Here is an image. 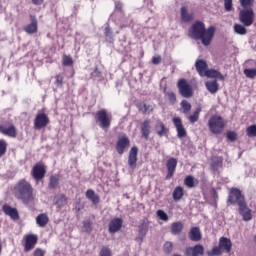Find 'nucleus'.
<instances>
[{"label": "nucleus", "instance_id": "1", "mask_svg": "<svg viewBox=\"0 0 256 256\" xmlns=\"http://www.w3.org/2000/svg\"><path fill=\"white\" fill-rule=\"evenodd\" d=\"M188 35L189 37H191V39L201 41L204 47H209V45H211V42L213 41V37H215V27L210 26L206 29L205 23L197 20L188 29Z\"/></svg>", "mask_w": 256, "mask_h": 256}, {"label": "nucleus", "instance_id": "2", "mask_svg": "<svg viewBox=\"0 0 256 256\" xmlns=\"http://www.w3.org/2000/svg\"><path fill=\"white\" fill-rule=\"evenodd\" d=\"M12 193L15 199L21 201L23 205H29V203L35 202V189H33V185L25 179L19 180L14 185Z\"/></svg>", "mask_w": 256, "mask_h": 256}, {"label": "nucleus", "instance_id": "3", "mask_svg": "<svg viewBox=\"0 0 256 256\" xmlns=\"http://www.w3.org/2000/svg\"><path fill=\"white\" fill-rule=\"evenodd\" d=\"M227 122L219 115H213L208 120V128L213 135H221L225 131Z\"/></svg>", "mask_w": 256, "mask_h": 256}, {"label": "nucleus", "instance_id": "4", "mask_svg": "<svg viewBox=\"0 0 256 256\" xmlns=\"http://www.w3.org/2000/svg\"><path fill=\"white\" fill-rule=\"evenodd\" d=\"M94 119L101 129H109L113 116L107 110L100 109L94 114Z\"/></svg>", "mask_w": 256, "mask_h": 256}, {"label": "nucleus", "instance_id": "5", "mask_svg": "<svg viewBox=\"0 0 256 256\" xmlns=\"http://www.w3.org/2000/svg\"><path fill=\"white\" fill-rule=\"evenodd\" d=\"M238 19L244 27H251L255 21V11L253 8L242 9L239 11Z\"/></svg>", "mask_w": 256, "mask_h": 256}, {"label": "nucleus", "instance_id": "6", "mask_svg": "<svg viewBox=\"0 0 256 256\" xmlns=\"http://www.w3.org/2000/svg\"><path fill=\"white\" fill-rule=\"evenodd\" d=\"M245 195L239 188L232 187L227 198V205H240L245 202Z\"/></svg>", "mask_w": 256, "mask_h": 256}, {"label": "nucleus", "instance_id": "7", "mask_svg": "<svg viewBox=\"0 0 256 256\" xmlns=\"http://www.w3.org/2000/svg\"><path fill=\"white\" fill-rule=\"evenodd\" d=\"M177 87L181 97H184L185 99H190V97L193 96V87L191 86V84H189L187 79H179L177 82Z\"/></svg>", "mask_w": 256, "mask_h": 256}, {"label": "nucleus", "instance_id": "8", "mask_svg": "<svg viewBox=\"0 0 256 256\" xmlns=\"http://www.w3.org/2000/svg\"><path fill=\"white\" fill-rule=\"evenodd\" d=\"M0 133L5 137H10L11 139H15L18 135L17 127L10 121H5L0 124Z\"/></svg>", "mask_w": 256, "mask_h": 256}, {"label": "nucleus", "instance_id": "9", "mask_svg": "<svg viewBox=\"0 0 256 256\" xmlns=\"http://www.w3.org/2000/svg\"><path fill=\"white\" fill-rule=\"evenodd\" d=\"M31 175L35 181H41L47 175V166L43 162L36 163L32 168Z\"/></svg>", "mask_w": 256, "mask_h": 256}, {"label": "nucleus", "instance_id": "10", "mask_svg": "<svg viewBox=\"0 0 256 256\" xmlns=\"http://www.w3.org/2000/svg\"><path fill=\"white\" fill-rule=\"evenodd\" d=\"M49 123V116H47L45 112H38L34 119V129H36V131H41V129H45Z\"/></svg>", "mask_w": 256, "mask_h": 256}, {"label": "nucleus", "instance_id": "11", "mask_svg": "<svg viewBox=\"0 0 256 256\" xmlns=\"http://www.w3.org/2000/svg\"><path fill=\"white\" fill-rule=\"evenodd\" d=\"M39 241V238L35 234H27L24 236V251L25 253H29V251H33L35 249V245H37V242Z\"/></svg>", "mask_w": 256, "mask_h": 256}, {"label": "nucleus", "instance_id": "12", "mask_svg": "<svg viewBox=\"0 0 256 256\" xmlns=\"http://www.w3.org/2000/svg\"><path fill=\"white\" fill-rule=\"evenodd\" d=\"M238 211L243 221H251V219H253V211L251 208H249V206H247V200H244V202L238 204Z\"/></svg>", "mask_w": 256, "mask_h": 256}, {"label": "nucleus", "instance_id": "13", "mask_svg": "<svg viewBox=\"0 0 256 256\" xmlns=\"http://www.w3.org/2000/svg\"><path fill=\"white\" fill-rule=\"evenodd\" d=\"M172 123L176 128L178 139H184V137H187V129L183 126V120H181V118L174 117L172 119Z\"/></svg>", "mask_w": 256, "mask_h": 256}, {"label": "nucleus", "instance_id": "14", "mask_svg": "<svg viewBox=\"0 0 256 256\" xmlns=\"http://www.w3.org/2000/svg\"><path fill=\"white\" fill-rule=\"evenodd\" d=\"M131 145V140H129V137L127 135H123L118 138L116 142V151L119 155H123L125 153V149Z\"/></svg>", "mask_w": 256, "mask_h": 256}, {"label": "nucleus", "instance_id": "15", "mask_svg": "<svg viewBox=\"0 0 256 256\" xmlns=\"http://www.w3.org/2000/svg\"><path fill=\"white\" fill-rule=\"evenodd\" d=\"M186 256H203L205 255V247L201 244H196L195 246L187 247L184 251Z\"/></svg>", "mask_w": 256, "mask_h": 256}, {"label": "nucleus", "instance_id": "16", "mask_svg": "<svg viewBox=\"0 0 256 256\" xmlns=\"http://www.w3.org/2000/svg\"><path fill=\"white\" fill-rule=\"evenodd\" d=\"M166 169L167 174L165 176L166 181L172 179L173 175H175V171H177V158H169L166 161Z\"/></svg>", "mask_w": 256, "mask_h": 256}, {"label": "nucleus", "instance_id": "17", "mask_svg": "<svg viewBox=\"0 0 256 256\" xmlns=\"http://www.w3.org/2000/svg\"><path fill=\"white\" fill-rule=\"evenodd\" d=\"M122 227H123V219L116 217L109 222L108 231L110 234L113 235V234L121 231Z\"/></svg>", "mask_w": 256, "mask_h": 256}, {"label": "nucleus", "instance_id": "18", "mask_svg": "<svg viewBox=\"0 0 256 256\" xmlns=\"http://www.w3.org/2000/svg\"><path fill=\"white\" fill-rule=\"evenodd\" d=\"M30 21L31 23L24 27V31L25 33H28V35H35V33L39 31L37 17H35L34 15H30Z\"/></svg>", "mask_w": 256, "mask_h": 256}, {"label": "nucleus", "instance_id": "19", "mask_svg": "<svg viewBox=\"0 0 256 256\" xmlns=\"http://www.w3.org/2000/svg\"><path fill=\"white\" fill-rule=\"evenodd\" d=\"M140 133L142 138L149 141V136L151 135V120L146 119L140 124Z\"/></svg>", "mask_w": 256, "mask_h": 256}, {"label": "nucleus", "instance_id": "20", "mask_svg": "<svg viewBox=\"0 0 256 256\" xmlns=\"http://www.w3.org/2000/svg\"><path fill=\"white\" fill-rule=\"evenodd\" d=\"M139 153V148L137 146H133L128 154V165L131 169H135L137 167V155Z\"/></svg>", "mask_w": 256, "mask_h": 256}, {"label": "nucleus", "instance_id": "21", "mask_svg": "<svg viewBox=\"0 0 256 256\" xmlns=\"http://www.w3.org/2000/svg\"><path fill=\"white\" fill-rule=\"evenodd\" d=\"M154 131L158 137H167L169 135V128L161 120L156 122Z\"/></svg>", "mask_w": 256, "mask_h": 256}, {"label": "nucleus", "instance_id": "22", "mask_svg": "<svg viewBox=\"0 0 256 256\" xmlns=\"http://www.w3.org/2000/svg\"><path fill=\"white\" fill-rule=\"evenodd\" d=\"M2 211L7 215L9 218H11L13 221H18L19 219V211L17 208H13L10 205H3L2 206Z\"/></svg>", "mask_w": 256, "mask_h": 256}, {"label": "nucleus", "instance_id": "23", "mask_svg": "<svg viewBox=\"0 0 256 256\" xmlns=\"http://www.w3.org/2000/svg\"><path fill=\"white\" fill-rule=\"evenodd\" d=\"M218 247L220 249H224V251H226V253H231V247H233V243L231 242V239H229L227 237H221L219 239Z\"/></svg>", "mask_w": 256, "mask_h": 256}, {"label": "nucleus", "instance_id": "24", "mask_svg": "<svg viewBox=\"0 0 256 256\" xmlns=\"http://www.w3.org/2000/svg\"><path fill=\"white\" fill-rule=\"evenodd\" d=\"M208 67L209 66L207 65V62L205 60L203 59L196 60L195 68H196V71L199 73L200 77H203Z\"/></svg>", "mask_w": 256, "mask_h": 256}, {"label": "nucleus", "instance_id": "25", "mask_svg": "<svg viewBox=\"0 0 256 256\" xmlns=\"http://www.w3.org/2000/svg\"><path fill=\"white\" fill-rule=\"evenodd\" d=\"M164 97L169 101L170 105H175L177 103V94L173 92V90L167 89V87L163 90Z\"/></svg>", "mask_w": 256, "mask_h": 256}, {"label": "nucleus", "instance_id": "26", "mask_svg": "<svg viewBox=\"0 0 256 256\" xmlns=\"http://www.w3.org/2000/svg\"><path fill=\"white\" fill-rule=\"evenodd\" d=\"M203 77H208L209 79H220L221 81L225 79V77L223 76V74H221V72L214 69H210V70L207 69L206 72H204Z\"/></svg>", "mask_w": 256, "mask_h": 256}, {"label": "nucleus", "instance_id": "27", "mask_svg": "<svg viewBox=\"0 0 256 256\" xmlns=\"http://www.w3.org/2000/svg\"><path fill=\"white\" fill-rule=\"evenodd\" d=\"M183 197H185V188L177 186L172 193L173 201L177 203L178 201H181Z\"/></svg>", "mask_w": 256, "mask_h": 256}, {"label": "nucleus", "instance_id": "28", "mask_svg": "<svg viewBox=\"0 0 256 256\" xmlns=\"http://www.w3.org/2000/svg\"><path fill=\"white\" fill-rule=\"evenodd\" d=\"M183 222L177 221L171 224L170 231L172 235H181L183 233Z\"/></svg>", "mask_w": 256, "mask_h": 256}, {"label": "nucleus", "instance_id": "29", "mask_svg": "<svg viewBox=\"0 0 256 256\" xmlns=\"http://www.w3.org/2000/svg\"><path fill=\"white\" fill-rule=\"evenodd\" d=\"M184 185L188 187V189H193L199 185V180L195 179V177L188 175L184 179Z\"/></svg>", "mask_w": 256, "mask_h": 256}, {"label": "nucleus", "instance_id": "30", "mask_svg": "<svg viewBox=\"0 0 256 256\" xmlns=\"http://www.w3.org/2000/svg\"><path fill=\"white\" fill-rule=\"evenodd\" d=\"M201 230L199 227H192L189 232L190 241H199L201 239Z\"/></svg>", "mask_w": 256, "mask_h": 256}, {"label": "nucleus", "instance_id": "31", "mask_svg": "<svg viewBox=\"0 0 256 256\" xmlns=\"http://www.w3.org/2000/svg\"><path fill=\"white\" fill-rule=\"evenodd\" d=\"M36 223L38 227H47V224L49 223V216L45 213H41L36 217Z\"/></svg>", "mask_w": 256, "mask_h": 256}, {"label": "nucleus", "instance_id": "32", "mask_svg": "<svg viewBox=\"0 0 256 256\" xmlns=\"http://www.w3.org/2000/svg\"><path fill=\"white\" fill-rule=\"evenodd\" d=\"M86 198H88L89 201L93 203V205H98V203L101 201L99 195H97L92 189H88L86 191Z\"/></svg>", "mask_w": 256, "mask_h": 256}, {"label": "nucleus", "instance_id": "33", "mask_svg": "<svg viewBox=\"0 0 256 256\" xmlns=\"http://www.w3.org/2000/svg\"><path fill=\"white\" fill-rule=\"evenodd\" d=\"M60 176L59 174L51 175L48 182L50 189H57L59 187Z\"/></svg>", "mask_w": 256, "mask_h": 256}, {"label": "nucleus", "instance_id": "34", "mask_svg": "<svg viewBox=\"0 0 256 256\" xmlns=\"http://www.w3.org/2000/svg\"><path fill=\"white\" fill-rule=\"evenodd\" d=\"M205 86L209 93H217L219 91V83H217V80L207 81Z\"/></svg>", "mask_w": 256, "mask_h": 256}, {"label": "nucleus", "instance_id": "35", "mask_svg": "<svg viewBox=\"0 0 256 256\" xmlns=\"http://www.w3.org/2000/svg\"><path fill=\"white\" fill-rule=\"evenodd\" d=\"M249 26H245L243 24H234L233 30L236 35H247V28Z\"/></svg>", "mask_w": 256, "mask_h": 256}, {"label": "nucleus", "instance_id": "36", "mask_svg": "<svg viewBox=\"0 0 256 256\" xmlns=\"http://www.w3.org/2000/svg\"><path fill=\"white\" fill-rule=\"evenodd\" d=\"M181 19L184 23H189V21H193V16L187 12L186 7L181 8Z\"/></svg>", "mask_w": 256, "mask_h": 256}, {"label": "nucleus", "instance_id": "37", "mask_svg": "<svg viewBox=\"0 0 256 256\" xmlns=\"http://www.w3.org/2000/svg\"><path fill=\"white\" fill-rule=\"evenodd\" d=\"M201 111V107L196 108L193 114L188 117V121L192 124L197 123V121H199V115H201Z\"/></svg>", "mask_w": 256, "mask_h": 256}, {"label": "nucleus", "instance_id": "38", "mask_svg": "<svg viewBox=\"0 0 256 256\" xmlns=\"http://www.w3.org/2000/svg\"><path fill=\"white\" fill-rule=\"evenodd\" d=\"M55 205L58 209H63V207L67 205V196H65V194H61L56 200Z\"/></svg>", "mask_w": 256, "mask_h": 256}, {"label": "nucleus", "instance_id": "39", "mask_svg": "<svg viewBox=\"0 0 256 256\" xmlns=\"http://www.w3.org/2000/svg\"><path fill=\"white\" fill-rule=\"evenodd\" d=\"M104 35L108 43H113L115 41V39L113 38V31L111 30V27H109V25L104 29Z\"/></svg>", "mask_w": 256, "mask_h": 256}, {"label": "nucleus", "instance_id": "40", "mask_svg": "<svg viewBox=\"0 0 256 256\" xmlns=\"http://www.w3.org/2000/svg\"><path fill=\"white\" fill-rule=\"evenodd\" d=\"M180 107L182 109V113H184L185 115H187V113L191 111V103H189V101L187 100H182L180 103Z\"/></svg>", "mask_w": 256, "mask_h": 256}, {"label": "nucleus", "instance_id": "41", "mask_svg": "<svg viewBox=\"0 0 256 256\" xmlns=\"http://www.w3.org/2000/svg\"><path fill=\"white\" fill-rule=\"evenodd\" d=\"M239 3L243 9H253L255 0H239Z\"/></svg>", "mask_w": 256, "mask_h": 256}, {"label": "nucleus", "instance_id": "42", "mask_svg": "<svg viewBox=\"0 0 256 256\" xmlns=\"http://www.w3.org/2000/svg\"><path fill=\"white\" fill-rule=\"evenodd\" d=\"M173 242L167 241L163 245V251L166 253V255H171L173 253Z\"/></svg>", "mask_w": 256, "mask_h": 256}, {"label": "nucleus", "instance_id": "43", "mask_svg": "<svg viewBox=\"0 0 256 256\" xmlns=\"http://www.w3.org/2000/svg\"><path fill=\"white\" fill-rule=\"evenodd\" d=\"M222 253H223V251L219 246H215L211 250L207 251L208 256H219Z\"/></svg>", "mask_w": 256, "mask_h": 256}, {"label": "nucleus", "instance_id": "44", "mask_svg": "<svg viewBox=\"0 0 256 256\" xmlns=\"http://www.w3.org/2000/svg\"><path fill=\"white\" fill-rule=\"evenodd\" d=\"M7 153V141L5 139H0V158L4 157Z\"/></svg>", "mask_w": 256, "mask_h": 256}, {"label": "nucleus", "instance_id": "45", "mask_svg": "<svg viewBox=\"0 0 256 256\" xmlns=\"http://www.w3.org/2000/svg\"><path fill=\"white\" fill-rule=\"evenodd\" d=\"M73 58L71 56H67V55H63L62 57V65H64V67H71V65H73Z\"/></svg>", "mask_w": 256, "mask_h": 256}, {"label": "nucleus", "instance_id": "46", "mask_svg": "<svg viewBox=\"0 0 256 256\" xmlns=\"http://www.w3.org/2000/svg\"><path fill=\"white\" fill-rule=\"evenodd\" d=\"M244 75L245 77H247V79H255L256 77V69H249V68H246L244 69Z\"/></svg>", "mask_w": 256, "mask_h": 256}, {"label": "nucleus", "instance_id": "47", "mask_svg": "<svg viewBox=\"0 0 256 256\" xmlns=\"http://www.w3.org/2000/svg\"><path fill=\"white\" fill-rule=\"evenodd\" d=\"M149 231V225L143 223L139 226V237H145Z\"/></svg>", "mask_w": 256, "mask_h": 256}, {"label": "nucleus", "instance_id": "48", "mask_svg": "<svg viewBox=\"0 0 256 256\" xmlns=\"http://www.w3.org/2000/svg\"><path fill=\"white\" fill-rule=\"evenodd\" d=\"M55 82L54 85H56V87H63V81L65 79V76H63V74H57L55 77Z\"/></svg>", "mask_w": 256, "mask_h": 256}, {"label": "nucleus", "instance_id": "49", "mask_svg": "<svg viewBox=\"0 0 256 256\" xmlns=\"http://www.w3.org/2000/svg\"><path fill=\"white\" fill-rule=\"evenodd\" d=\"M237 137L238 135H237V132L235 131L229 130L226 132V138L228 139V141H231L232 143L237 141Z\"/></svg>", "mask_w": 256, "mask_h": 256}, {"label": "nucleus", "instance_id": "50", "mask_svg": "<svg viewBox=\"0 0 256 256\" xmlns=\"http://www.w3.org/2000/svg\"><path fill=\"white\" fill-rule=\"evenodd\" d=\"M246 135L248 137H256V125H251L246 128Z\"/></svg>", "mask_w": 256, "mask_h": 256}, {"label": "nucleus", "instance_id": "51", "mask_svg": "<svg viewBox=\"0 0 256 256\" xmlns=\"http://www.w3.org/2000/svg\"><path fill=\"white\" fill-rule=\"evenodd\" d=\"M136 107L140 111V113H143L145 115V113H147V111H149V107H151V106L147 105V104H143V103H138L136 105Z\"/></svg>", "mask_w": 256, "mask_h": 256}, {"label": "nucleus", "instance_id": "52", "mask_svg": "<svg viewBox=\"0 0 256 256\" xmlns=\"http://www.w3.org/2000/svg\"><path fill=\"white\" fill-rule=\"evenodd\" d=\"M100 256H113V252H111V249L107 246H104L100 250Z\"/></svg>", "mask_w": 256, "mask_h": 256}, {"label": "nucleus", "instance_id": "53", "mask_svg": "<svg viewBox=\"0 0 256 256\" xmlns=\"http://www.w3.org/2000/svg\"><path fill=\"white\" fill-rule=\"evenodd\" d=\"M156 215L161 219V221H169V216L163 210H157Z\"/></svg>", "mask_w": 256, "mask_h": 256}, {"label": "nucleus", "instance_id": "54", "mask_svg": "<svg viewBox=\"0 0 256 256\" xmlns=\"http://www.w3.org/2000/svg\"><path fill=\"white\" fill-rule=\"evenodd\" d=\"M92 225L93 224L91 223V221L83 222V229H84L85 233H91V231H93Z\"/></svg>", "mask_w": 256, "mask_h": 256}, {"label": "nucleus", "instance_id": "55", "mask_svg": "<svg viewBox=\"0 0 256 256\" xmlns=\"http://www.w3.org/2000/svg\"><path fill=\"white\" fill-rule=\"evenodd\" d=\"M225 11H233V0H224Z\"/></svg>", "mask_w": 256, "mask_h": 256}, {"label": "nucleus", "instance_id": "56", "mask_svg": "<svg viewBox=\"0 0 256 256\" xmlns=\"http://www.w3.org/2000/svg\"><path fill=\"white\" fill-rule=\"evenodd\" d=\"M33 256H45V250L36 248L33 252Z\"/></svg>", "mask_w": 256, "mask_h": 256}, {"label": "nucleus", "instance_id": "57", "mask_svg": "<svg viewBox=\"0 0 256 256\" xmlns=\"http://www.w3.org/2000/svg\"><path fill=\"white\" fill-rule=\"evenodd\" d=\"M91 77H94L95 79L101 77V71H99V68L94 69V71L91 73Z\"/></svg>", "mask_w": 256, "mask_h": 256}, {"label": "nucleus", "instance_id": "58", "mask_svg": "<svg viewBox=\"0 0 256 256\" xmlns=\"http://www.w3.org/2000/svg\"><path fill=\"white\" fill-rule=\"evenodd\" d=\"M115 9L116 11H120V13H123V3L120 1L115 2Z\"/></svg>", "mask_w": 256, "mask_h": 256}, {"label": "nucleus", "instance_id": "59", "mask_svg": "<svg viewBox=\"0 0 256 256\" xmlns=\"http://www.w3.org/2000/svg\"><path fill=\"white\" fill-rule=\"evenodd\" d=\"M152 63H153V65H159L160 63H161V56H154L153 58H152Z\"/></svg>", "mask_w": 256, "mask_h": 256}, {"label": "nucleus", "instance_id": "60", "mask_svg": "<svg viewBox=\"0 0 256 256\" xmlns=\"http://www.w3.org/2000/svg\"><path fill=\"white\" fill-rule=\"evenodd\" d=\"M44 0H32L33 5H41Z\"/></svg>", "mask_w": 256, "mask_h": 256}, {"label": "nucleus", "instance_id": "61", "mask_svg": "<svg viewBox=\"0 0 256 256\" xmlns=\"http://www.w3.org/2000/svg\"><path fill=\"white\" fill-rule=\"evenodd\" d=\"M212 191L214 199H219V194L217 193V190L213 189Z\"/></svg>", "mask_w": 256, "mask_h": 256}]
</instances>
